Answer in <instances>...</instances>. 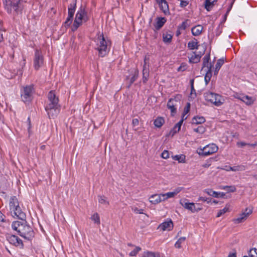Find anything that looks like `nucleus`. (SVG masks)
I'll use <instances>...</instances> for the list:
<instances>
[{
	"instance_id": "f257e3e1",
	"label": "nucleus",
	"mask_w": 257,
	"mask_h": 257,
	"mask_svg": "<svg viewBox=\"0 0 257 257\" xmlns=\"http://www.w3.org/2000/svg\"><path fill=\"white\" fill-rule=\"evenodd\" d=\"M48 101L45 106V110L50 118H55L60 112V105L59 99L53 91H50L47 95Z\"/></svg>"
},
{
	"instance_id": "f03ea898",
	"label": "nucleus",
	"mask_w": 257,
	"mask_h": 257,
	"mask_svg": "<svg viewBox=\"0 0 257 257\" xmlns=\"http://www.w3.org/2000/svg\"><path fill=\"white\" fill-rule=\"evenodd\" d=\"M13 229L22 237L30 240L34 236V232L32 228L27 224L25 219L21 221H14L12 224Z\"/></svg>"
},
{
	"instance_id": "7ed1b4c3",
	"label": "nucleus",
	"mask_w": 257,
	"mask_h": 257,
	"mask_svg": "<svg viewBox=\"0 0 257 257\" xmlns=\"http://www.w3.org/2000/svg\"><path fill=\"white\" fill-rule=\"evenodd\" d=\"M95 42L97 46L96 49L98 52L99 56L103 57L106 56L109 51L111 45L110 41L108 39H105L102 33L98 36Z\"/></svg>"
},
{
	"instance_id": "20e7f679",
	"label": "nucleus",
	"mask_w": 257,
	"mask_h": 257,
	"mask_svg": "<svg viewBox=\"0 0 257 257\" xmlns=\"http://www.w3.org/2000/svg\"><path fill=\"white\" fill-rule=\"evenodd\" d=\"M9 205L13 216H16L21 220L25 219L26 214L20 207L18 200L16 196H13L10 198Z\"/></svg>"
},
{
	"instance_id": "39448f33",
	"label": "nucleus",
	"mask_w": 257,
	"mask_h": 257,
	"mask_svg": "<svg viewBox=\"0 0 257 257\" xmlns=\"http://www.w3.org/2000/svg\"><path fill=\"white\" fill-rule=\"evenodd\" d=\"M205 100L210 102L216 106H219L223 103L222 97L216 93L210 91L206 92L203 94Z\"/></svg>"
},
{
	"instance_id": "423d86ee",
	"label": "nucleus",
	"mask_w": 257,
	"mask_h": 257,
	"mask_svg": "<svg viewBox=\"0 0 257 257\" xmlns=\"http://www.w3.org/2000/svg\"><path fill=\"white\" fill-rule=\"evenodd\" d=\"M34 92L35 90L33 85L31 84L23 87L21 94L22 101L25 103L31 102L33 98Z\"/></svg>"
},
{
	"instance_id": "0eeeda50",
	"label": "nucleus",
	"mask_w": 257,
	"mask_h": 257,
	"mask_svg": "<svg viewBox=\"0 0 257 257\" xmlns=\"http://www.w3.org/2000/svg\"><path fill=\"white\" fill-rule=\"evenodd\" d=\"M217 146L214 144H210L206 145L202 149H200L197 150V153L200 156H207L212 154L217 151Z\"/></svg>"
},
{
	"instance_id": "6e6552de",
	"label": "nucleus",
	"mask_w": 257,
	"mask_h": 257,
	"mask_svg": "<svg viewBox=\"0 0 257 257\" xmlns=\"http://www.w3.org/2000/svg\"><path fill=\"white\" fill-rule=\"evenodd\" d=\"M180 204L186 209L190 211L192 213L198 212L202 210L201 207H196L194 203L189 202L187 199H183L180 200Z\"/></svg>"
},
{
	"instance_id": "1a4fd4ad",
	"label": "nucleus",
	"mask_w": 257,
	"mask_h": 257,
	"mask_svg": "<svg viewBox=\"0 0 257 257\" xmlns=\"http://www.w3.org/2000/svg\"><path fill=\"white\" fill-rule=\"evenodd\" d=\"M43 64V57L41 52L38 49L36 50L34 59V66L36 70H38Z\"/></svg>"
},
{
	"instance_id": "9d476101",
	"label": "nucleus",
	"mask_w": 257,
	"mask_h": 257,
	"mask_svg": "<svg viewBox=\"0 0 257 257\" xmlns=\"http://www.w3.org/2000/svg\"><path fill=\"white\" fill-rule=\"evenodd\" d=\"M7 239L10 243L16 246H19L21 248L23 247L22 240L15 235H8Z\"/></svg>"
},
{
	"instance_id": "9b49d317",
	"label": "nucleus",
	"mask_w": 257,
	"mask_h": 257,
	"mask_svg": "<svg viewBox=\"0 0 257 257\" xmlns=\"http://www.w3.org/2000/svg\"><path fill=\"white\" fill-rule=\"evenodd\" d=\"M252 212V209L246 208L245 210L239 215V216L234 219V222L235 223H239L244 221L247 217L251 214Z\"/></svg>"
},
{
	"instance_id": "f8f14e48",
	"label": "nucleus",
	"mask_w": 257,
	"mask_h": 257,
	"mask_svg": "<svg viewBox=\"0 0 257 257\" xmlns=\"http://www.w3.org/2000/svg\"><path fill=\"white\" fill-rule=\"evenodd\" d=\"M139 73V70L137 69H134L131 71V74L126 77V80H130V83L127 86L128 88H130L132 84L138 79Z\"/></svg>"
},
{
	"instance_id": "ddd939ff",
	"label": "nucleus",
	"mask_w": 257,
	"mask_h": 257,
	"mask_svg": "<svg viewBox=\"0 0 257 257\" xmlns=\"http://www.w3.org/2000/svg\"><path fill=\"white\" fill-rule=\"evenodd\" d=\"M236 98L241 100L247 105L252 104L255 100V98L244 94H239Z\"/></svg>"
},
{
	"instance_id": "4468645a",
	"label": "nucleus",
	"mask_w": 257,
	"mask_h": 257,
	"mask_svg": "<svg viewBox=\"0 0 257 257\" xmlns=\"http://www.w3.org/2000/svg\"><path fill=\"white\" fill-rule=\"evenodd\" d=\"M75 19L81 22H82V21H84V22L87 21L88 19L87 14L85 12L84 9L82 7L78 11Z\"/></svg>"
},
{
	"instance_id": "2eb2a0df",
	"label": "nucleus",
	"mask_w": 257,
	"mask_h": 257,
	"mask_svg": "<svg viewBox=\"0 0 257 257\" xmlns=\"http://www.w3.org/2000/svg\"><path fill=\"white\" fill-rule=\"evenodd\" d=\"M159 228H160L162 230H171L173 228V223L171 219H169L167 221H165L159 226Z\"/></svg>"
},
{
	"instance_id": "dca6fc26",
	"label": "nucleus",
	"mask_w": 257,
	"mask_h": 257,
	"mask_svg": "<svg viewBox=\"0 0 257 257\" xmlns=\"http://www.w3.org/2000/svg\"><path fill=\"white\" fill-rule=\"evenodd\" d=\"M162 194H154L150 198V202L154 204H158L161 201H164V198Z\"/></svg>"
},
{
	"instance_id": "f3484780",
	"label": "nucleus",
	"mask_w": 257,
	"mask_h": 257,
	"mask_svg": "<svg viewBox=\"0 0 257 257\" xmlns=\"http://www.w3.org/2000/svg\"><path fill=\"white\" fill-rule=\"evenodd\" d=\"M146 63V57H145L144 59V64L143 66L142 78L143 82L144 83H146L147 82L149 77V69L147 67Z\"/></svg>"
},
{
	"instance_id": "a211bd4d",
	"label": "nucleus",
	"mask_w": 257,
	"mask_h": 257,
	"mask_svg": "<svg viewBox=\"0 0 257 257\" xmlns=\"http://www.w3.org/2000/svg\"><path fill=\"white\" fill-rule=\"evenodd\" d=\"M161 10L163 12L165 15L170 14L169 6L168 3L165 0L164 2H162L158 4Z\"/></svg>"
},
{
	"instance_id": "6ab92c4d",
	"label": "nucleus",
	"mask_w": 257,
	"mask_h": 257,
	"mask_svg": "<svg viewBox=\"0 0 257 257\" xmlns=\"http://www.w3.org/2000/svg\"><path fill=\"white\" fill-rule=\"evenodd\" d=\"M156 23L154 25L156 30H160L166 22V19L164 17H158L156 19Z\"/></svg>"
},
{
	"instance_id": "aec40b11",
	"label": "nucleus",
	"mask_w": 257,
	"mask_h": 257,
	"mask_svg": "<svg viewBox=\"0 0 257 257\" xmlns=\"http://www.w3.org/2000/svg\"><path fill=\"white\" fill-rule=\"evenodd\" d=\"M186 118L187 117H185V118H183V117H182V119L177 123L175 124V125L171 130L170 132V134H171L172 136H174L177 132H178L180 131L184 120L186 119Z\"/></svg>"
},
{
	"instance_id": "412c9836",
	"label": "nucleus",
	"mask_w": 257,
	"mask_h": 257,
	"mask_svg": "<svg viewBox=\"0 0 257 257\" xmlns=\"http://www.w3.org/2000/svg\"><path fill=\"white\" fill-rule=\"evenodd\" d=\"M202 30L203 27L200 25H198L192 28L191 32L193 36H197L201 34Z\"/></svg>"
},
{
	"instance_id": "4be33fe9",
	"label": "nucleus",
	"mask_w": 257,
	"mask_h": 257,
	"mask_svg": "<svg viewBox=\"0 0 257 257\" xmlns=\"http://www.w3.org/2000/svg\"><path fill=\"white\" fill-rule=\"evenodd\" d=\"M76 0H74L73 2L70 4L68 6V16L69 18H73L76 8Z\"/></svg>"
},
{
	"instance_id": "5701e85b",
	"label": "nucleus",
	"mask_w": 257,
	"mask_h": 257,
	"mask_svg": "<svg viewBox=\"0 0 257 257\" xmlns=\"http://www.w3.org/2000/svg\"><path fill=\"white\" fill-rule=\"evenodd\" d=\"M193 55L189 58V62L192 63H197L200 60L201 55L196 54L195 52H193Z\"/></svg>"
},
{
	"instance_id": "b1692460",
	"label": "nucleus",
	"mask_w": 257,
	"mask_h": 257,
	"mask_svg": "<svg viewBox=\"0 0 257 257\" xmlns=\"http://www.w3.org/2000/svg\"><path fill=\"white\" fill-rule=\"evenodd\" d=\"M205 121V119L203 116H194L192 118V124H202Z\"/></svg>"
},
{
	"instance_id": "393cba45",
	"label": "nucleus",
	"mask_w": 257,
	"mask_h": 257,
	"mask_svg": "<svg viewBox=\"0 0 257 257\" xmlns=\"http://www.w3.org/2000/svg\"><path fill=\"white\" fill-rule=\"evenodd\" d=\"M197 40L194 39V40L189 41L188 43L187 47L190 50L198 49L199 45Z\"/></svg>"
},
{
	"instance_id": "a878e982",
	"label": "nucleus",
	"mask_w": 257,
	"mask_h": 257,
	"mask_svg": "<svg viewBox=\"0 0 257 257\" xmlns=\"http://www.w3.org/2000/svg\"><path fill=\"white\" fill-rule=\"evenodd\" d=\"M165 123V120L162 117H158L154 122L155 126L158 128H160Z\"/></svg>"
},
{
	"instance_id": "bb28decb",
	"label": "nucleus",
	"mask_w": 257,
	"mask_h": 257,
	"mask_svg": "<svg viewBox=\"0 0 257 257\" xmlns=\"http://www.w3.org/2000/svg\"><path fill=\"white\" fill-rule=\"evenodd\" d=\"M98 200L99 203L106 206H108L109 204V201L107 200V197L103 195H98Z\"/></svg>"
},
{
	"instance_id": "cd10ccee",
	"label": "nucleus",
	"mask_w": 257,
	"mask_h": 257,
	"mask_svg": "<svg viewBox=\"0 0 257 257\" xmlns=\"http://www.w3.org/2000/svg\"><path fill=\"white\" fill-rule=\"evenodd\" d=\"M173 36L168 33H165L163 34V40L165 43H170L172 39Z\"/></svg>"
},
{
	"instance_id": "c85d7f7f",
	"label": "nucleus",
	"mask_w": 257,
	"mask_h": 257,
	"mask_svg": "<svg viewBox=\"0 0 257 257\" xmlns=\"http://www.w3.org/2000/svg\"><path fill=\"white\" fill-rule=\"evenodd\" d=\"M204 192L208 195L214 197H219V195L220 194V193H218L210 189H205Z\"/></svg>"
},
{
	"instance_id": "c756f323",
	"label": "nucleus",
	"mask_w": 257,
	"mask_h": 257,
	"mask_svg": "<svg viewBox=\"0 0 257 257\" xmlns=\"http://www.w3.org/2000/svg\"><path fill=\"white\" fill-rule=\"evenodd\" d=\"M212 76V71H210V68L208 71H206V74L204 77V80L205 82L206 85L208 84L210 80L211 77Z\"/></svg>"
},
{
	"instance_id": "7c9ffc66",
	"label": "nucleus",
	"mask_w": 257,
	"mask_h": 257,
	"mask_svg": "<svg viewBox=\"0 0 257 257\" xmlns=\"http://www.w3.org/2000/svg\"><path fill=\"white\" fill-rule=\"evenodd\" d=\"M144 257H160V254L158 253L147 251L144 252Z\"/></svg>"
},
{
	"instance_id": "2f4dec72",
	"label": "nucleus",
	"mask_w": 257,
	"mask_h": 257,
	"mask_svg": "<svg viewBox=\"0 0 257 257\" xmlns=\"http://www.w3.org/2000/svg\"><path fill=\"white\" fill-rule=\"evenodd\" d=\"M173 159L178 161L179 163H185V156L183 155H176L173 157Z\"/></svg>"
},
{
	"instance_id": "473e14b6",
	"label": "nucleus",
	"mask_w": 257,
	"mask_h": 257,
	"mask_svg": "<svg viewBox=\"0 0 257 257\" xmlns=\"http://www.w3.org/2000/svg\"><path fill=\"white\" fill-rule=\"evenodd\" d=\"M170 103L171 101H168L167 106L168 108L171 110V114L174 115V114L176 113L177 110L175 106H174L173 104L171 105Z\"/></svg>"
},
{
	"instance_id": "72a5a7b5",
	"label": "nucleus",
	"mask_w": 257,
	"mask_h": 257,
	"mask_svg": "<svg viewBox=\"0 0 257 257\" xmlns=\"http://www.w3.org/2000/svg\"><path fill=\"white\" fill-rule=\"evenodd\" d=\"M215 2V0H205V8L207 10L209 11V9L212 6L214 5V3Z\"/></svg>"
},
{
	"instance_id": "f704fd0d",
	"label": "nucleus",
	"mask_w": 257,
	"mask_h": 257,
	"mask_svg": "<svg viewBox=\"0 0 257 257\" xmlns=\"http://www.w3.org/2000/svg\"><path fill=\"white\" fill-rule=\"evenodd\" d=\"M186 240L185 237H180L175 244V247L177 248H180L181 247V243L185 241Z\"/></svg>"
},
{
	"instance_id": "c9c22d12",
	"label": "nucleus",
	"mask_w": 257,
	"mask_h": 257,
	"mask_svg": "<svg viewBox=\"0 0 257 257\" xmlns=\"http://www.w3.org/2000/svg\"><path fill=\"white\" fill-rule=\"evenodd\" d=\"M91 219L92 220H93L94 222V223H96L97 224H99L100 223L99 216V214L97 213H94L91 217Z\"/></svg>"
},
{
	"instance_id": "e433bc0d",
	"label": "nucleus",
	"mask_w": 257,
	"mask_h": 257,
	"mask_svg": "<svg viewBox=\"0 0 257 257\" xmlns=\"http://www.w3.org/2000/svg\"><path fill=\"white\" fill-rule=\"evenodd\" d=\"M212 67L213 65L211 63L207 62V64L203 63L202 70H204L205 72H206V71H208V70L210 68V71H212Z\"/></svg>"
},
{
	"instance_id": "4c0bfd02",
	"label": "nucleus",
	"mask_w": 257,
	"mask_h": 257,
	"mask_svg": "<svg viewBox=\"0 0 257 257\" xmlns=\"http://www.w3.org/2000/svg\"><path fill=\"white\" fill-rule=\"evenodd\" d=\"M249 257H257V248H252L248 251Z\"/></svg>"
},
{
	"instance_id": "58836bf2",
	"label": "nucleus",
	"mask_w": 257,
	"mask_h": 257,
	"mask_svg": "<svg viewBox=\"0 0 257 257\" xmlns=\"http://www.w3.org/2000/svg\"><path fill=\"white\" fill-rule=\"evenodd\" d=\"M222 188L227 192H234L236 191V188L234 186H224Z\"/></svg>"
},
{
	"instance_id": "ea45409f",
	"label": "nucleus",
	"mask_w": 257,
	"mask_h": 257,
	"mask_svg": "<svg viewBox=\"0 0 257 257\" xmlns=\"http://www.w3.org/2000/svg\"><path fill=\"white\" fill-rule=\"evenodd\" d=\"M82 22H81V21H78V20L75 19L73 25V27L72 28V30L73 31H76L78 29V28L80 26V25L81 24Z\"/></svg>"
},
{
	"instance_id": "a19ab883",
	"label": "nucleus",
	"mask_w": 257,
	"mask_h": 257,
	"mask_svg": "<svg viewBox=\"0 0 257 257\" xmlns=\"http://www.w3.org/2000/svg\"><path fill=\"white\" fill-rule=\"evenodd\" d=\"M193 131L202 134L205 132V128L203 126L200 125L197 128H194Z\"/></svg>"
},
{
	"instance_id": "79ce46f5",
	"label": "nucleus",
	"mask_w": 257,
	"mask_h": 257,
	"mask_svg": "<svg viewBox=\"0 0 257 257\" xmlns=\"http://www.w3.org/2000/svg\"><path fill=\"white\" fill-rule=\"evenodd\" d=\"M223 26L221 25V24H219L217 28L215 31V35L216 36H219L222 32Z\"/></svg>"
},
{
	"instance_id": "37998d69",
	"label": "nucleus",
	"mask_w": 257,
	"mask_h": 257,
	"mask_svg": "<svg viewBox=\"0 0 257 257\" xmlns=\"http://www.w3.org/2000/svg\"><path fill=\"white\" fill-rule=\"evenodd\" d=\"M141 250V248L139 246L136 247L133 250H132L129 254L131 256H136L138 252Z\"/></svg>"
},
{
	"instance_id": "c03bdc74",
	"label": "nucleus",
	"mask_w": 257,
	"mask_h": 257,
	"mask_svg": "<svg viewBox=\"0 0 257 257\" xmlns=\"http://www.w3.org/2000/svg\"><path fill=\"white\" fill-rule=\"evenodd\" d=\"M224 62L223 58L218 59L215 65L216 69H220Z\"/></svg>"
},
{
	"instance_id": "a18cd8bd",
	"label": "nucleus",
	"mask_w": 257,
	"mask_h": 257,
	"mask_svg": "<svg viewBox=\"0 0 257 257\" xmlns=\"http://www.w3.org/2000/svg\"><path fill=\"white\" fill-rule=\"evenodd\" d=\"M162 195L164 196L163 198H164V201L167 199L168 198L173 197L175 196L173 191L168 192L165 194H162Z\"/></svg>"
},
{
	"instance_id": "49530a36",
	"label": "nucleus",
	"mask_w": 257,
	"mask_h": 257,
	"mask_svg": "<svg viewBox=\"0 0 257 257\" xmlns=\"http://www.w3.org/2000/svg\"><path fill=\"white\" fill-rule=\"evenodd\" d=\"M230 170L233 171H243L245 170V168L243 166H236L233 167H230Z\"/></svg>"
},
{
	"instance_id": "de8ad7c7",
	"label": "nucleus",
	"mask_w": 257,
	"mask_h": 257,
	"mask_svg": "<svg viewBox=\"0 0 257 257\" xmlns=\"http://www.w3.org/2000/svg\"><path fill=\"white\" fill-rule=\"evenodd\" d=\"M188 20L183 22L181 25L178 26V29L180 30H184L187 27Z\"/></svg>"
},
{
	"instance_id": "09e8293b",
	"label": "nucleus",
	"mask_w": 257,
	"mask_h": 257,
	"mask_svg": "<svg viewBox=\"0 0 257 257\" xmlns=\"http://www.w3.org/2000/svg\"><path fill=\"white\" fill-rule=\"evenodd\" d=\"M228 208H227L226 207H224V208H223L222 209H220L217 213V214L216 215V217H219L220 216H221L222 214H224L225 213H226L227 211H228Z\"/></svg>"
},
{
	"instance_id": "8fccbe9b",
	"label": "nucleus",
	"mask_w": 257,
	"mask_h": 257,
	"mask_svg": "<svg viewBox=\"0 0 257 257\" xmlns=\"http://www.w3.org/2000/svg\"><path fill=\"white\" fill-rule=\"evenodd\" d=\"M190 103H187V105L185 107L184 111H183V116H182V117H183V118H185V117H184L185 115L187 113H188V112L190 110Z\"/></svg>"
},
{
	"instance_id": "3c124183",
	"label": "nucleus",
	"mask_w": 257,
	"mask_h": 257,
	"mask_svg": "<svg viewBox=\"0 0 257 257\" xmlns=\"http://www.w3.org/2000/svg\"><path fill=\"white\" fill-rule=\"evenodd\" d=\"M182 98V95L181 94H177L173 98H171L170 99H172L173 101H174L175 102L178 103L180 102Z\"/></svg>"
},
{
	"instance_id": "603ef678",
	"label": "nucleus",
	"mask_w": 257,
	"mask_h": 257,
	"mask_svg": "<svg viewBox=\"0 0 257 257\" xmlns=\"http://www.w3.org/2000/svg\"><path fill=\"white\" fill-rule=\"evenodd\" d=\"M132 210L137 214H144L143 209H139L137 207H133Z\"/></svg>"
},
{
	"instance_id": "864d4df0",
	"label": "nucleus",
	"mask_w": 257,
	"mask_h": 257,
	"mask_svg": "<svg viewBox=\"0 0 257 257\" xmlns=\"http://www.w3.org/2000/svg\"><path fill=\"white\" fill-rule=\"evenodd\" d=\"M161 157L163 158V159H167L168 158H169V153L168 151L167 150H164L162 154H161Z\"/></svg>"
},
{
	"instance_id": "5fc2aeb1",
	"label": "nucleus",
	"mask_w": 257,
	"mask_h": 257,
	"mask_svg": "<svg viewBox=\"0 0 257 257\" xmlns=\"http://www.w3.org/2000/svg\"><path fill=\"white\" fill-rule=\"evenodd\" d=\"M73 18H69V16L68 15V17L65 22V27H68L72 23Z\"/></svg>"
},
{
	"instance_id": "6e6d98bb",
	"label": "nucleus",
	"mask_w": 257,
	"mask_h": 257,
	"mask_svg": "<svg viewBox=\"0 0 257 257\" xmlns=\"http://www.w3.org/2000/svg\"><path fill=\"white\" fill-rule=\"evenodd\" d=\"M198 201H204V202H207V203H209L211 202V199L210 198H205L204 197H200L198 199Z\"/></svg>"
},
{
	"instance_id": "4d7b16f0",
	"label": "nucleus",
	"mask_w": 257,
	"mask_h": 257,
	"mask_svg": "<svg viewBox=\"0 0 257 257\" xmlns=\"http://www.w3.org/2000/svg\"><path fill=\"white\" fill-rule=\"evenodd\" d=\"M210 60V54H208L207 55H206L204 58H203V63H207V62H209V61Z\"/></svg>"
},
{
	"instance_id": "13d9d810",
	"label": "nucleus",
	"mask_w": 257,
	"mask_h": 257,
	"mask_svg": "<svg viewBox=\"0 0 257 257\" xmlns=\"http://www.w3.org/2000/svg\"><path fill=\"white\" fill-rule=\"evenodd\" d=\"M188 5V2L187 1L181 0L180 1V7L181 8H185Z\"/></svg>"
},
{
	"instance_id": "bf43d9fd",
	"label": "nucleus",
	"mask_w": 257,
	"mask_h": 257,
	"mask_svg": "<svg viewBox=\"0 0 257 257\" xmlns=\"http://www.w3.org/2000/svg\"><path fill=\"white\" fill-rule=\"evenodd\" d=\"M247 143H245L243 142H238L236 143V145L238 147L242 148L245 146H247Z\"/></svg>"
},
{
	"instance_id": "052dcab7",
	"label": "nucleus",
	"mask_w": 257,
	"mask_h": 257,
	"mask_svg": "<svg viewBox=\"0 0 257 257\" xmlns=\"http://www.w3.org/2000/svg\"><path fill=\"white\" fill-rule=\"evenodd\" d=\"M139 123V121L138 118H134L132 120V124L134 126H138Z\"/></svg>"
},
{
	"instance_id": "680f3d73",
	"label": "nucleus",
	"mask_w": 257,
	"mask_h": 257,
	"mask_svg": "<svg viewBox=\"0 0 257 257\" xmlns=\"http://www.w3.org/2000/svg\"><path fill=\"white\" fill-rule=\"evenodd\" d=\"M18 3H13L12 4V7L14 9H15V11H17V7H18Z\"/></svg>"
},
{
	"instance_id": "e2e57ef3",
	"label": "nucleus",
	"mask_w": 257,
	"mask_h": 257,
	"mask_svg": "<svg viewBox=\"0 0 257 257\" xmlns=\"http://www.w3.org/2000/svg\"><path fill=\"white\" fill-rule=\"evenodd\" d=\"M181 190V189L180 188H176L174 191V193L175 195H177L180 191Z\"/></svg>"
},
{
	"instance_id": "0e129e2a",
	"label": "nucleus",
	"mask_w": 257,
	"mask_h": 257,
	"mask_svg": "<svg viewBox=\"0 0 257 257\" xmlns=\"http://www.w3.org/2000/svg\"><path fill=\"white\" fill-rule=\"evenodd\" d=\"M186 68H185V66H183L182 65H181L178 68V71H184L185 70Z\"/></svg>"
},
{
	"instance_id": "69168bd1",
	"label": "nucleus",
	"mask_w": 257,
	"mask_h": 257,
	"mask_svg": "<svg viewBox=\"0 0 257 257\" xmlns=\"http://www.w3.org/2000/svg\"><path fill=\"white\" fill-rule=\"evenodd\" d=\"M3 3L5 5H8L11 4V2L10 0H3Z\"/></svg>"
},
{
	"instance_id": "338daca9",
	"label": "nucleus",
	"mask_w": 257,
	"mask_h": 257,
	"mask_svg": "<svg viewBox=\"0 0 257 257\" xmlns=\"http://www.w3.org/2000/svg\"><path fill=\"white\" fill-rule=\"evenodd\" d=\"M227 14H225L224 16V18H223V20L220 23V24H221V25H223V24L226 21V18H227Z\"/></svg>"
},
{
	"instance_id": "774afa93",
	"label": "nucleus",
	"mask_w": 257,
	"mask_h": 257,
	"mask_svg": "<svg viewBox=\"0 0 257 257\" xmlns=\"http://www.w3.org/2000/svg\"><path fill=\"white\" fill-rule=\"evenodd\" d=\"M168 101H171V105L173 104L174 106H176L177 105V103L175 102L174 101H173L172 99H169Z\"/></svg>"
}]
</instances>
